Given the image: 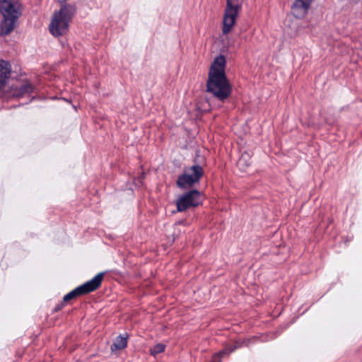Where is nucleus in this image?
<instances>
[{"mask_svg": "<svg viewBox=\"0 0 362 362\" xmlns=\"http://www.w3.org/2000/svg\"><path fill=\"white\" fill-rule=\"evenodd\" d=\"M226 59L223 55L217 57L211 66L206 90L215 98L223 101L230 94L231 88L225 74Z\"/></svg>", "mask_w": 362, "mask_h": 362, "instance_id": "obj_1", "label": "nucleus"}, {"mask_svg": "<svg viewBox=\"0 0 362 362\" xmlns=\"http://www.w3.org/2000/svg\"><path fill=\"white\" fill-rule=\"evenodd\" d=\"M74 13L75 7L71 5L63 6L54 13L49 25V31L53 36L59 37L67 33Z\"/></svg>", "mask_w": 362, "mask_h": 362, "instance_id": "obj_2", "label": "nucleus"}, {"mask_svg": "<svg viewBox=\"0 0 362 362\" xmlns=\"http://www.w3.org/2000/svg\"><path fill=\"white\" fill-rule=\"evenodd\" d=\"M242 5L243 0H227L223 18L222 33L223 35L228 34L233 30Z\"/></svg>", "mask_w": 362, "mask_h": 362, "instance_id": "obj_3", "label": "nucleus"}, {"mask_svg": "<svg viewBox=\"0 0 362 362\" xmlns=\"http://www.w3.org/2000/svg\"><path fill=\"white\" fill-rule=\"evenodd\" d=\"M204 175L203 168L197 164L186 168L177 180V185L181 189L192 187Z\"/></svg>", "mask_w": 362, "mask_h": 362, "instance_id": "obj_4", "label": "nucleus"}, {"mask_svg": "<svg viewBox=\"0 0 362 362\" xmlns=\"http://www.w3.org/2000/svg\"><path fill=\"white\" fill-rule=\"evenodd\" d=\"M204 175L203 168L197 164L186 168L177 180V185L181 189L192 187Z\"/></svg>", "mask_w": 362, "mask_h": 362, "instance_id": "obj_5", "label": "nucleus"}, {"mask_svg": "<svg viewBox=\"0 0 362 362\" xmlns=\"http://www.w3.org/2000/svg\"><path fill=\"white\" fill-rule=\"evenodd\" d=\"M204 175L203 168L197 164L186 168L177 180V185L181 189L192 187Z\"/></svg>", "mask_w": 362, "mask_h": 362, "instance_id": "obj_6", "label": "nucleus"}, {"mask_svg": "<svg viewBox=\"0 0 362 362\" xmlns=\"http://www.w3.org/2000/svg\"><path fill=\"white\" fill-rule=\"evenodd\" d=\"M202 203V197L199 191L192 189L182 194L177 200V210L182 212L188 209L196 207Z\"/></svg>", "mask_w": 362, "mask_h": 362, "instance_id": "obj_7", "label": "nucleus"}, {"mask_svg": "<svg viewBox=\"0 0 362 362\" xmlns=\"http://www.w3.org/2000/svg\"><path fill=\"white\" fill-rule=\"evenodd\" d=\"M0 12L1 14H15V17L21 15V4L19 0H0Z\"/></svg>", "mask_w": 362, "mask_h": 362, "instance_id": "obj_8", "label": "nucleus"}, {"mask_svg": "<svg viewBox=\"0 0 362 362\" xmlns=\"http://www.w3.org/2000/svg\"><path fill=\"white\" fill-rule=\"evenodd\" d=\"M313 0H295L291 13L297 18H303L307 14Z\"/></svg>", "mask_w": 362, "mask_h": 362, "instance_id": "obj_9", "label": "nucleus"}, {"mask_svg": "<svg viewBox=\"0 0 362 362\" xmlns=\"http://www.w3.org/2000/svg\"><path fill=\"white\" fill-rule=\"evenodd\" d=\"M104 273H99L91 280L78 286L82 295L88 294L98 289L103 279Z\"/></svg>", "mask_w": 362, "mask_h": 362, "instance_id": "obj_10", "label": "nucleus"}, {"mask_svg": "<svg viewBox=\"0 0 362 362\" xmlns=\"http://www.w3.org/2000/svg\"><path fill=\"white\" fill-rule=\"evenodd\" d=\"M2 16L4 19L0 23V35L4 36L13 30L16 21L19 17H15L16 15L12 13L8 16L4 13Z\"/></svg>", "mask_w": 362, "mask_h": 362, "instance_id": "obj_11", "label": "nucleus"}, {"mask_svg": "<svg viewBox=\"0 0 362 362\" xmlns=\"http://www.w3.org/2000/svg\"><path fill=\"white\" fill-rule=\"evenodd\" d=\"M11 74V65L6 61L0 62V86H3L6 80L10 77Z\"/></svg>", "mask_w": 362, "mask_h": 362, "instance_id": "obj_12", "label": "nucleus"}, {"mask_svg": "<svg viewBox=\"0 0 362 362\" xmlns=\"http://www.w3.org/2000/svg\"><path fill=\"white\" fill-rule=\"evenodd\" d=\"M127 345V337L118 336L110 346L112 351L124 349Z\"/></svg>", "mask_w": 362, "mask_h": 362, "instance_id": "obj_13", "label": "nucleus"}, {"mask_svg": "<svg viewBox=\"0 0 362 362\" xmlns=\"http://www.w3.org/2000/svg\"><path fill=\"white\" fill-rule=\"evenodd\" d=\"M250 156L247 153H243L238 159L237 165L240 170L245 171L251 164Z\"/></svg>", "mask_w": 362, "mask_h": 362, "instance_id": "obj_14", "label": "nucleus"}, {"mask_svg": "<svg viewBox=\"0 0 362 362\" xmlns=\"http://www.w3.org/2000/svg\"><path fill=\"white\" fill-rule=\"evenodd\" d=\"M240 346V344L236 343L235 345L228 346L226 349H224L223 350L218 352L217 354H216L214 356V358H213L214 362H215L216 358L222 357L225 355H228L229 354H230L231 352H233V351H235Z\"/></svg>", "mask_w": 362, "mask_h": 362, "instance_id": "obj_15", "label": "nucleus"}, {"mask_svg": "<svg viewBox=\"0 0 362 362\" xmlns=\"http://www.w3.org/2000/svg\"><path fill=\"white\" fill-rule=\"evenodd\" d=\"M81 291L78 288V286L77 288H76L75 289H74L73 291H71V292L68 293L67 294H66L64 296V302H67L70 300H72L79 296H81Z\"/></svg>", "mask_w": 362, "mask_h": 362, "instance_id": "obj_16", "label": "nucleus"}, {"mask_svg": "<svg viewBox=\"0 0 362 362\" xmlns=\"http://www.w3.org/2000/svg\"><path fill=\"white\" fill-rule=\"evenodd\" d=\"M165 346L163 344H157L151 348V354L156 356L164 351Z\"/></svg>", "mask_w": 362, "mask_h": 362, "instance_id": "obj_17", "label": "nucleus"}, {"mask_svg": "<svg viewBox=\"0 0 362 362\" xmlns=\"http://www.w3.org/2000/svg\"><path fill=\"white\" fill-rule=\"evenodd\" d=\"M33 86L30 83L26 82V83L22 84L21 86L20 87L21 94L23 95L24 93H30L33 91Z\"/></svg>", "mask_w": 362, "mask_h": 362, "instance_id": "obj_18", "label": "nucleus"}, {"mask_svg": "<svg viewBox=\"0 0 362 362\" xmlns=\"http://www.w3.org/2000/svg\"><path fill=\"white\" fill-rule=\"evenodd\" d=\"M62 308H63V304H59V305H57L55 307L54 310H55V311H59V310H60Z\"/></svg>", "mask_w": 362, "mask_h": 362, "instance_id": "obj_19", "label": "nucleus"}, {"mask_svg": "<svg viewBox=\"0 0 362 362\" xmlns=\"http://www.w3.org/2000/svg\"><path fill=\"white\" fill-rule=\"evenodd\" d=\"M59 1L60 4H64L66 1V0H59Z\"/></svg>", "mask_w": 362, "mask_h": 362, "instance_id": "obj_20", "label": "nucleus"}, {"mask_svg": "<svg viewBox=\"0 0 362 362\" xmlns=\"http://www.w3.org/2000/svg\"><path fill=\"white\" fill-rule=\"evenodd\" d=\"M1 88H2V87H1V86H0V89H1Z\"/></svg>", "mask_w": 362, "mask_h": 362, "instance_id": "obj_21", "label": "nucleus"}]
</instances>
